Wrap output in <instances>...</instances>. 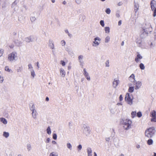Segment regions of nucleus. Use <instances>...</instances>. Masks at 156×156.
Here are the masks:
<instances>
[{
  "label": "nucleus",
  "mask_w": 156,
  "mask_h": 156,
  "mask_svg": "<svg viewBox=\"0 0 156 156\" xmlns=\"http://www.w3.org/2000/svg\"><path fill=\"white\" fill-rule=\"evenodd\" d=\"M156 132L154 127H150L146 130L145 133V136L148 138H152Z\"/></svg>",
  "instance_id": "f257e3e1"
},
{
  "label": "nucleus",
  "mask_w": 156,
  "mask_h": 156,
  "mask_svg": "<svg viewBox=\"0 0 156 156\" xmlns=\"http://www.w3.org/2000/svg\"><path fill=\"white\" fill-rule=\"evenodd\" d=\"M83 133L86 136H88L90 133L91 130L89 126L86 124H83L81 129Z\"/></svg>",
  "instance_id": "f03ea898"
},
{
  "label": "nucleus",
  "mask_w": 156,
  "mask_h": 156,
  "mask_svg": "<svg viewBox=\"0 0 156 156\" xmlns=\"http://www.w3.org/2000/svg\"><path fill=\"white\" fill-rule=\"evenodd\" d=\"M132 121L129 119L123 121V127L124 129L128 130L131 128Z\"/></svg>",
  "instance_id": "7ed1b4c3"
},
{
  "label": "nucleus",
  "mask_w": 156,
  "mask_h": 156,
  "mask_svg": "<svg viewBox=\"0 0 156 156\" xmlns=\"http://www.w3.org/2000/svg\"><path fill=\"white\" fill-rule=\"evenodd\" d=\"M17 59V54L16 52H13L8 55V60L10 62L15 61Z\"/></svg>",
  "instance_id": "20e7f679"
},
{
  "label": "nucleus",
  "mask_w": 156,
  "mask_h": 156,
  "mask_svg": "<svg viewBox=\"0 0 156 156\" xmlns=\"http://www.w3.org/2000/svg\"><path fill=\"white\" fill-rule=\"evenodd\" d=\"M144 28L142 30L143 32L147 35L148 32H150L152 31V27L151 24L147 22L145 23V25L144 26Z\"/></svg>",
  "instance_id": "39448f33"
},
{
  "label": "nucleus",
  "mask_w": 156,
  "mask_h": 156,
  "mask_svg": "<svg viewBox=\"0 0 156 156\" xmlns=\"http://www.w3.org/2000/svg\"><path fill=\"white\" fill-rule=\"evenodd\" d=\"M151 7L152 10L154 11L153 16H156V2L154 0H152L150 2Z\"/></svg>",
  "instance_id": "423d86ee"
},
{
  "label": "nucleus",
  "mask_w": 156,
  "mask_h": 156,
  "mask_svg": "<svg viewBox=\"0 0 156 156\" xmlns=\"http://www.w3.org/2000/svg\"><path fill=\"white\" fill-rule=\"evenodd\" d=\"M132 97V95H130L129 93H127L125 96V100L127 101V103L130 105H132L133 104V99L131 98Z\"/></svg>",
  "instance_id": "0eeeda50"
},
{
  "label": "nucleus",
  "mask_w": 156,
  "mask_h": 156,
  "mask_svg": "<svg viewBox=\"0 0 156 156\" xmlns=\"http://www.w3.org/2000/svg\"><path fill=\"white\" fill-rule=\"evenodd\" d=\"M30 110L32 112V117L34 119H37V113L36 110H35V108L34 105H32L30 108Z\"/></svg>",
  "instance_id": "6e6552de"
},
{
  "label": "nucleus",
  "mask_w": 156,
  "mask_h": 156,
  "mask_svg": "<svg viewBox=\"0 0 156 156\" xmlns=\"http://www.w3.org/2000/svg\"><path fill=\"white\" fill-rule=\"evenodd\" d=\"M94 41L93 42L92 45L94 47H97L100 44L101 39L98 37H97L94 39Z\"/></svg>",
  "instance_id": "1a4fd4ad"
},
{
  "label": "nucleus",
  "mask_w": 156,
  "mask_h": 156,
  "mask_svg": "<svg viewBox=\"0 0 156 156\" xmlns=\"http://www.w3.org/2000/svg\"><path fill=\"white\" fill-rule=\"evenodd\" d=\"M150 115L152 118L151 119V121L156 122V111L155 110H152L150 112Z\"/></svg>",
  "instance_id": "9d476101"
},
{
  "label": "nucleus",
  "mask_w": 156,
  "mask_h": 156,
  "mask_svg": "<svg viewBox=\"0 0 156 156\" xmlns=\"http://www.w3.org/2000/svg\"><path fill=\"white\" fill-rule=\"evenodd\" d=\"M83 56L81 55L78 57V60L80 63V65L82 67H83L84 64V62L83 60Z\"/></svg>",
  "instance_id": "9b49d317"
},
{
  "label": "nucleus",
  "mask_w": 156,
  "mask_h": 156,
  "mask_svg": "<svg viewBox=\"0 0 156 156\" xmlns=\"http://www.w3.org/2000/svg\"><path fill=\"white\" fill-rule=\"evenodd\" d=\"M143 57L138 52L137 53L136 57L135 58V61L136 62H138L139 61V59H141Z\"/></svg>",
  "instance_id": "f8f14e48"
},
{
  "label": "nucleus",
  "mask_w": 156,
  "mask_h": 156,
  "mask_svg": "<svg viewBox=\"0 0 156 156\" xmlns=\"http://www.w3.org/2000/svg\"><path fill=\"white\" fill-rule=\"evenodd\" d=\"M119 83V81L118 80L115 79L113 83V86L114 88H115Z\"/></svg>",
  "instance_id": "ddd939ff"
},
{
  "label": "nucleus",
  "mask_w": 156,
  "mask_h": 156,
  "mask_svg": "<svg viewBox=\"0 0 156 156\" xmlns=\"http://www.w3.org/2000/svg\"><path fill=\"white\" fill-rule=\"evenodd\" d=\"M129 80L130 81L132 82H134L136 81L135 79V76L134 74H132L130 77H129Z\"/></svg>",
  "instance_id": "4468645a"
},
{
  "label": "nucleus",
  "mask_w": 156,
  "mask_h": 156,
  "mask_svg": "<svg viewBox=\"0 0 156 156\" xmlns=\"http://www.w3.org/2000/svg\"><path fill=\"white\" fill-rule=\"evenodd\" d=\"M142 85L141 82L140 81H138L136 82V85L135 89V90H137L139 89L141 87Z\"/></svg>",
  "instance_id": "2eb2a0df"
},
{
  "label": "nucleus",
  "mask_w": 156,
  "mask_h": 156,
  "mask_svg": "<svg viewBox=\"0 0 156 156\" xmlns=\"http://www.w3.org/2000/svg\"><path fill=\"white\" fill-rule=\"evenodd\" d=\"M134 11L136 13L137 11L139 9V4L137 2H134Z\"/></svg>",
  "instance_id": "dca6fc26"
},
{
  "label": "nucleus",
  "mask_w": 156,
  "mask_h": 156,
  "mask_svg": "<svg viewBox=\"0 0 156 156\" xmlns=\"http://www.w3.org/2000/svg\"><path fill=\"white\" fill-rule=\"evenodd\" d=\"M49 46L51 49H54L55 47L53 41L52 40H49Z\"/></svg>",
  "instance_id": "f3484780"
},
{
  "label": "nucleus",
  "mask_w": 156,
  "mask_h": 156,
  "mask_svg": "<svg viewBox=\"0 0 156 156\" xmlns=\"http://www.w3.org/2000/svg\"><path fill=\"white\" fill-rule=\"evenodd\" d=\"M25 41L26 42H29L33 41V37L31 36H29L25 38Z\"/></svg>",
  "instance_id": "a211bd4d"
},
{
  "label": "nucleus",
  "mask_w": 156,
  "mask_h": 156,
  "mask_svg": "<svg viewBox=\"0 0 156 156\" xmlns=\"http://www.w3.org/2000/svg\"><path fill=\"white\" fill-rule=\"evenodd\" d=\"M60 72L61 76L64 77L66 75V73L64 69L62 68L60 69Z\"/></svg>",
  "instance_id": "6ab92c4d"
},
{
  "label": "nucleus",
  "mask_w": 156,
  "mask_h": 156,
  "mask_svg": "<svg viewBox=\"0 0 156 156\" xmlns=\"http://www.w3.org/2000/svg\"><path fill=\"white\" fill-rule=\"evenodd\" d=\"M87 152L88 154V156H92V150L90 147H88L87 149Z\"/></svg>",
  "instance_id": "aec40b11"
},
{
  "label": "nucleus",
  "mask_w": 156,
  "mask_h": 156,
  "mask_svg": "<svg viewBox=\"0 0 156 156\" xmlns=\"http://www.w3.org/2000/svg\"><path fill=\"white\" fill-rule=\"evenodd\" d=\"M3 136L7 138L9 136V132H4L3 133Z\"/></svg>",
  "instance_id": "412c9836"
},
{
  "label": "nucleus",
  "mask_w": 156,
  "mask_h": 156,
  "mask_svg": "<svg viewBox=\"0 0 156 156\" xmlns=\"http://www.w3.org/2000/svg\"><path fill=\"white\" fill-rule=\"evenodd\" d=\"M147 144L149 145H152L153 143V141L151 139H149L147 141Z\"/></svg>",
  "instance_id": "4be33fe9"
},
{
  "label": "nucleus",
  "mask_w": 156,
  "mask_h": 156,
  "mask_svg": "<svg viewBox=\"0 0 156 156\" xmlns=\"http://www.w3.org/2000/svg\"><path fill=\"white\" fill-rule=\"evenodd\" d=\"M0 121L3 123L4 124H6L7 123V121L4 118H1L0 119Z\"/></svg>",
  "instance_id": "5701e85b"
},
{
  "label": "nucleus",
  "mask_w": 156,
  "mask_h": 156,
  "mask_svg": "<svg viewBox=\"0 0 156 156\" xmlns=\"http://www.w3.org/2000/svg\"><path fill=\"white\" fill-rule=\"evenodd\" d=\"M110 37L109 36H107L106 37V38H105V43H108L109 41L110 40Z\"/></svg>",
  "instance_id": "b1692460"
},
{
  "label": "nucleus",
  "mask_w": 156,
  "mask_h": 156,
  "mask_svg": "<svg viewBox=\"0 0 156 156\" xmlns=\"http://www.w3.org/2000/svg\"><path fill=\"white\" fill-rule=\"evenodd\" d=\"M47 133L49 134L50 135L51 133V130L50 127L49 126H48V128L47 129H46Z\"/></svg>",
  "instance_id": "393cba45"
},
{
  "label": "nucleus",
  "mask_w": 156,
  "mask_h": 156,
  "mask_svg": "<svg viewBox=\"0 0 156 156\" xmlns=\"http://www.w3.org/2000/svg\"><path fill=\"white\" fill-rule=\"evenodd\" d=\"M66 146L70 150H72V145L69 143H68L66 144Z\"/></svg>",
  "instance_id": "a878e982"
},
{
  "label": "nucleus",
  "mask_w": 156,
  "mask_h": 156,
  "mask_svg": "<svg viewBox=\"0 0 156 156\" xmlns=\"http://www.w3.org/2000/svg\"><path fill=\"white\" fill-rule=\"evenodd\" d=\"M28 69L30 71L32 70H34L33 69V67L32 66V65L30 63L28 65Z\"/></svg>",
  "instance_id": "bb28decb"
},
{
  "label": "nucleus",
  "mask_w": 156,
  "mask_h": 156,
  "mask_svg": "<svg viewBox=\"0 0 156 156\" xmlns=\"http://www.w3.org/2000/svg\"><path fill=\"white\" fill-rule=\"evenodd\" d=\"M105 66L106 67H108L110 66L109 61L108 60L106 61L105 63Z\"/></svg>",
  "instance_id": "cd10ccee"
},
{
  "label": "nucleus",
  "mask_w": 156,
  "mask_h": 156,
  "mask_svg": "<svg viewBox=\"0 0 156 156\" xmlns=\"http://www.w3.org/2000/svg\"><path fill=\"white\" fill-rule=\"evenodd\" d=\"M116 111V109L115 108H112L110 109V112L112 114H114L115 113Z\"/></svg>",
  "instance_id": "c85d7f7f"
},
{
  "label": "nucleus",
  "mask_w": 156,
  "mask_h": 156,
  "mask_svg": "<svg viewBox=\"0 0 156 156\" xmlns=\"http://www.w3.org/2000/svg\"><path fill=\"white\" fill-rule=\"evenodd\" d=\"M5 70L6 71H7L9 72H12V70L9 69V67L7 66H6L5 67Z\"/></svg>",
  "instance_id": "c756f323"
},
{
  "label": "nucleus",
  "mask_w": 156,
  "mask_h": 156,
  "mask_svg": "<svg viewBox=\"0 0 156 156\" xmlns=\"http://www.w3.org/2000/svg\"><path fill=\"white\" fill-rule=\"evenodd\" d=\"M131 116L132 118H134L136 115V112L135 111L132 112L131 113Z\"/></svg>",
  "instance_id": "7c9ffc66"
},
{
  "label": "nucleus",
  "mask_w": 156,
  "mask_h": 156,
  "mask_svg": "<svg viewBox=\"0 0 156 156\" xmlns=\"http://www.w3.org/2000/svg\"><path fill=\"white\" fill-rule=\"evenodd\" d=\"M27 148L28 151H30L31 149V145L30 144H27Z\"/></svg>",
  "instance_id": "2f4dec72"
},
{
  "label": "nucleus",
  "mask_w": 156,
  "mask_h": 156,
  "mask_svg": "<svg viewBox=\"0 0 156 156\" xmlns=\"http://www.w3.org/2000/svg\"><path fill=\"white\" fill-rule=\"evenodd\" d=\"M105 31L106 33H108L110 31V28L108 27H106L105 28Z\"/></svg>",
  "instance_id": "473e14b6"
},
{
  "label": "nucleus",
  "mask_w": 156,
  "mask_h": 156,
  "mask_svg": "<svg viewBox=\"0 0 156 156\" xmlns=\"http://www.w3.org/2000/svg\"><path fill=\"white\" fill-rule=\"evenodd\" d=\"M140 67L141 69L143 70L145 69V66L143 64L141 63L140 64Z\"/></svg>",
  "instance_id": "72a5a7b5"
},
{
  "label": "nucleus",
  "mask_w": 156,
  "mask_h": 156,
  "mask_svg": "<svg viewBox=\"0 0 156 156\" xmlns=\"http://www.w3.org/2000/svg\"><path fill=\"white\" fill-rule=\"evenodd\" d=\"M134 90V87H130L129 89V91L130 92H132Z\"/></svg>",
  "instance_id": "f704fd0d"
},
{
  "label": "nucleus",
  "mask_w": 156,
  "mask_h": 156,
  "mask_svg": "<svg viewBox=\"0 0 156 156\" xmlns=\"http://www.w3.org/2000/svg\"><path fill=\"white\" fill-rule=\"evenodd\" d=\"M31 73V74L32 76H33V78H34V76H35V73L34 72V70H32L31 71H30Z\"/></svg>",
  "instance_id": "c9c22d12"
},
{
  "label": "nucleus",
  "mask_w": 156,
  "mask_h": 156,
  "mask_svg": "<svg viewBox=\"0 0 156 156\" xmlns=\"http://www.w3.org/2000/svg\"><path fill=\"white\" fill-rule=\"evenodd\" d=\"M137 116L138 117H140L142 116L141 112H138L137 113Z\"/></svg>",
  "instance_id": "e433bc0d"
},
{
  "label": "nucleus",
  "mask_w": 156,
  "mask_h": 156,
  "mask_svg": "<svg viewBox=\"0 0 156 156\" xmlns=\"http://www.w3.org/2000/svg\"><path fill=\"white\" fill-rule=\"evenodd\" d=\"M105 12L108 14H110L111 12V10L109 8L105 10Z\"/></svg>",
  "instance_id": "4c0bfd02"
},
{
  "label": "nucleus",
  "mask_w": 156,
  "mask_h": 156,
  "mask_svg": "<svg viewBox=\"0 0 156 156\" xmlns=\"http://www.w3.org/2000/svg\"><path fill=\"white\" fill-rule=\"evenodd\" d=\"M83 71L84 72L83 74L84 75V76H87V75H88V73L86 71L85 69H84Z\"/></svg>",
  "instance_id": "58836bf2"
},
{
  "label": "nucleus",
  "mask_w": 156,
  "mask_h": 156,
  "mask_svg": "<svg viewBox=\"0 0 156 156\" xmlns=\"http://www.w3.org/2000/svg\"><path fill=\"white\" fill-rule=\"evenodd\" d=\"M100 23L102 27H104V26L105 24H104V21L103 20H101L100 22Z\"/></svg>",
  "instance_id": "ea45409f"
},
{
  "label": "nucleus",
  "mask_w": 156,
  "mask_h": 156,
  "mask_svg": "<svg viewBox=\"0 0 156 156\" xmlns=\"http://www.w3.org/2000/svg\"><path fill=\"white\" fill-rule=\"evenodd\" d=\"M4 52V50L3 49H0V57L2 56Z\"/></svg>",
  "instance_id": "a19ab883"
},
{
  "label": "nucleus",
  "mask_w": 156,
  "mask_h": 156,
  "mask_svg": "<svg viewBox=\"0 0 156 156\" xmlns=\"http://www.w3.org/2000/svg\"><path fill=\"white\" fill-rule=\"evenodd\" d=\"M36 19V18L35 17H31L30 18V20L32 22L34 21Z\"/></svg>",
  "instance_id": "79ce46f5"
},
{
  "label": "nucleus",
  "mask_w": 156,
  "mask_h": 156,
  "mask_svg": "<svg viewBox=\"0 0 156 156\" xmlns=\"http://www.w3.org/2000/svg\"><path fill=\"white\" fill-rule=\"evenodd\" d=\"M57 135L55 133H54L53 135V138L54 139L56 140L57 139Z\"/></svg>",
  "instance_id": "37998d69"
},
{
  "label": "nucleus",
  "mask_w": 156,
  "mask_h": 156,
  "mask_svg": "<svg viewBox=\"0 0 156 156\" xmlns=\"http://www.w3.org/2000/svg\"><path fill=\"white\" fill-rule=\"evenodd\" d=\"M50 156H58V155L54 152H52L50 154Z\"/></svg>",
  "instance_id": "c03bdc74"
},
{
  "label": "nucleus",
  "mask_w": 156,
  "mask_h": 156,
  "mask_svg": "<svg viewBox=\"0 0 156 156\" xmlns=\"http://www.w3.org/2000/svg\"><path fill=\"white\" fill-rule=\"evenodd\" d=\"M19 2V0H16L12 3V5H16Z\"/></svg>",
  "instance_id": "a18cd8bd"
},
{
  "label": "nucleus",
  "mask_w": 156,
  "mask_h": 156,
  "mask_svg": "<svg viewBox=\"0 0 156 156\" xmlns=\"http://www.w3.org/2000/svg\"><path fill=\"white\" fill-rule=\"evenodd\" d=\"M86 78L87 79V80L88 81H90V76H89V74L87 75V76H85Z\"/></svg>",
  "instance_id": "49530a36"
},
{
  "label": "nucleus",
  "mask_w": 156,
  "mask_h": 156,
  "mask_svg": "<svg viewBox=\"0 0 156 156\" xmlns=\"http://www.w3.org/2000/svg\"><path fill=\"white\" fill-rule=\"evenodd\" d=\"M77 147L79 151L82 148V145L80 144Z\"/></svg>",
  "instance_id": "de8ad7c7"
},
{
  "label": "nucleus",
  "mask_w": 156,
  "mask_h": 156,
  "mask_svg": "<svg viewBox=\"0 0 156 156\" xmlns=\"http://www.w3.org/2000/svg\"><path fill=\"white\" fill-rule=\"evenodd\" d=\"M75 1L78 4H80L81 2V0H75Z\"/></svg>",
  "instance_id": "09e8293b"
},
{
  "label": "nucleus",
  "mask_w": 156,
  "mask_h": 156,
  "mask_svg": "<svg viewBox=\"0 0 156 156\" xmlns=\"http://www.w3.org/2000/svg\"><path fill=\"white\" fill-rule=\"evenodd\" d=\"M61 44L62 46H64L66 44V42L64 40H62L61 41Z\"/></svg>",
  "instance_id": "8fccbe9b"
},
{
  "label": "nucleus",
  "mask_w": 156,
  "mask_h": 156,
  "mask_svg": "<svg viewBox=\"0 0 156 156\" xmlns=\"http://www.w3.org/2000/svg\"><path fill=\"white\" fill-rule=\"evenodd\" d=\"M20 3H21V4H22V6H20V5H19V7H21V6H23L24 7H25V5H24V2H21Z\"/></svg>",
  "instance_id": "3c124183"
},
{
  "label": "nucleus",
  "mask_w": 156,
  "mask_h": 156,
  "mask_svg": "<svg viewBox=\"0 0 156 156\" xmlns=\"http://www.w3.org/2000/svg\"><path fill=\"white\" fill-rule=\"evenodd\" d=\"M3 78L1 76H0V82L2 83L3 82Z\"/></svg>",
  "instance_id": "603ef678"
},
{
  "label": "nucleus",
  "mask_w": 156,
  "mask_h": 156,
  "mask_svg": "<svg viewBox=\"0 0 156 156\" xmlns=\"http://www.w3.org/2000/svg\"><path fill=\"white\" fill-rule=\"evenodd\" d=\"M50 140H51V139L49 138H48L45 141V142H46V143H48L50 141Z\"/></svg>",
  "instance_id": "864d4df0"
},
{
  "label": "nucleus",
  "mask_w": 156,
  "mask_h": 156,
  "mask_svg": "<svg viewBox=\"0 0 156 156\" xmlns=\"http://www.w3.org/2000/svg\"><path fill=\"white\" fill-rule=\"evenodd\" d=\"M61 63L62 66H64L65 65V62L63 61H61Z\"/></svg>",
  "instance_id": "5fc2aeb1"
},
{
  "label": "nucleus",
  "mask_w": 156,
  "mask_h": 156,
  "mask_svg": "<svg viewBox=\"0 0 156 156\" xmlns=\"http://www.w3.org/2000/svg\"><path fill=\"white\" fill-rule=\"evenodd\" d=\"M122 3L121 2H120L118 3L117 5L118 6H120L122 5Z\"/></svg>",
  "instance_id": "6e6d98bb"
},
{
  "label": "nucleus",
  "mask_w": 156,
  "mask_h": 156,
  "mask_svg": "<svg viewBox=\"0 0 156 156\" xmlns=\"http://www.w3.org/2000/svg\"><path fill=\"white\" fill-rule=\"evenodd\" d=\"M119 99L121 101L122 100V95H120Z\"/></svg>",
  "instance_id": "4d7b16f0"
},
{
  "label": "nucleus",
  "mask_w": 156,
  "mask_h": 156,
  "mask_svg": "<svg viewBox=\"0 0 156 156\" xmlns=\"http://www.w3.org/2000/svg\"><path fill=\"white\" fill-rule=\"evenodd\" d=\"M106 140L108 142L109 141V140H110V137H107L106 138Z\"/></svg>",
  "instance_id": "13d9d810"
},
{
  "label": "nucleus",
  "mask_w": 156,
  "mask_h": 156,
  "mask_svg": "<svg viewBox=\"0 0 156 156\" xmlns=\"http://www.w3.org/2000/svg\"><path fill=\"white\" fill-rule=\"evenodd\" d=\"M15 43L17 45H20V44H21V42H19L18 43H17V42H16V41H15Z\"/></svg>",
  "instance_id": "bf43d9fd"
},
{
  "label": "nucleus",
  "mask_w": 156,
  "mask_h": 156,
  "mask_svg": "<svg viewBox=\"0 0 156 156\" xmlns=\"http://www.w3.org/2000/svg\"><path fill=\"white\" fill-rule=\"evenodd\" d=\"M136 42L137 43L140 44L141 43V41L140 40H137L136 41Z\"/></svg>",
  "instance_id": "052dcab7"
},
{
  "label": "nucleus",
  "mask_w": 156,
  "mask_h": 156,
  "mask_svg": "<svg viewBox=\"0 0 156 156\" xmlns=\"http://www.w3.org/2000/svg\"><path fill=\"white\" fill-rule=\"evenodd\" d=\"M122 23V21H121V20H119V22H118V25H121Z\"/></svg>",
  "instance_id": "680f3d73"
},
{
  "label": "nucleus",
  "mask_w": 156,
  "mask_h": 156,
  "mask_svg": "<svg viewBox=\"0 0 156 156\" xmlns=\"http://www.w3.org/2000/svg\"><path fill=\"white\" fill-rule=\"evenodd\" d=\"M52 143L53 144H56V142L55 141H52Z\"/></svg>",
  "instance_id": "e2e57ef3"
},
{
  "label": "nucleus",
  "mask_w": 156,
  "mask_h": 156,
  "mask_svg": "<svg viewBox=\"0 0 156 156\" xmlns=\"http://www.w3.org/2000/svg\"><path fill=\"white\" fill-rule=\"evenodd\" d=\"M45 100L46 101H48L49 100V98L48 97H47L46 98V99H45Z\"/></svg>",
  "instance_id": "0e129e2a"
},
{
  "label": "nucleus",
  "mask_w": 156,
  "mask_h": 156,
  "mask_svg": "<svg viewBox=\"0 0 156 156\" xmlns=\"http://www.w3.org/2000/svg\"><path fill=\"white\" fill-rule=\"evenodd\" d=\"M17 33L16 32H14L13 33V35H16Z\"/></svg>",
  "instance_id": "69168bd1"
},
{
  "label": "nucleus",
  "mask_w": 156,
  "mask_h": 156,
  "mask_svg": "<svg viewBox=\"0 0 156 156\" xmlns=\"http://www.w3.org/2000/svg\"><path fill=\"white\" fill-rule=\"evenodd\" d=\"M136 147L137 148H140V146L139 145H136Z\"/></svg>",
  "instance_id": "338daca9"
},
{
  "label": "nucleus",
  "mask_w": 156,
  "mask_h": 156,
  "mask_svg": "<svg viewBox=\"0 0 156 156\" xmlns=\"http://www.w3.org/2000/svg\"><path fill=\"white\" fill-rule=\"evenodd\" d=\"M62 3L64 5H65L66 3V2L65 1H63Z\"/></svg>",
  "instance_id": "774afa93"
}]
</instances>
